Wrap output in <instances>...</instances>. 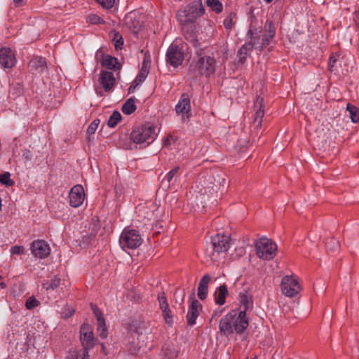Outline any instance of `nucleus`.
I'll list each match as a JSON object with an SVG mask.
<instances>
[{
	"label": "nucleus",
	"instance_id": "nucleus-1",
	"mask_svg": "<svg viewBox=\"0 0 359 359\" xmlns=\"http://www.w3.org/2000/svg\"><path fill=\"white\" fill-rule=\"evenodd\" d=\"M276 31L272 21L267 20L263 28L262 21L252 16L250 19L247 36L253 49L261 51L269 46L275 36Z\"/></svg>",
	"mask_w": 359,
	"mask_h": 359
},
{
	"label": "nucleus",
	"instance_id": "nucleus-2",
	"mask_svg": "<svg viewBox=\"0 0 359 359\" xmlns=\"http://www.w3.org/2000/svg\"><path fill=\"white\" fill-rule=\"evenodd\" d=\"M249 322L245 311H240L237 315L236 311H232L225 315L219 322V331L225 336L236 332L241 334L248 327Z\"/></svg>",
	"mask_w": 359,
	"mask_h": 359
},
{
	"label": "nucleus",
	"instance_id": "nucleus-3",
	"mask_svg": "<svg viewBox=\"0 0 359 359\" xmlns=\"http://www.w3.org/2000/svg\"><path fill=\"white\" fill-rule=\"evenodd\" d=\"M205 11V8L201 1L194 2L187 6L184 10L179 11L177 14V18L180 22L184 26L183 29L188 25H191L196 20V19L201 16Z\"/></svg>",
	"mask_w": 359,
	"mask_h": 359
},
{
	"label": "nucleus",
	"instance_id": "nucleus-4",
	"mask_svg": "<svg viewBox=\"0 0 359 359\" xmlns=\"http://www.w3.org/2000/svg\"><path fill=\"white\" fill-rule=\"evenodd\" d=\"M226 175L222 172H213L208 175L203 181L204 193L212 195L227 186Z\"/></svg>",
	"mask_w": 359,
	"mask_h": 359
},
{
	"label": "nucleus",
	"instance_id": "nucleus-5",
	"mask_svg": "<svg viewBox=\"0 0 359 359\" xmlns=\"http://www.w3.org/2000/svg\"><path fill=\"white\" fill-rule=\"evenodd\" d=\"M156 137L155 127L147 123L141 127H137L133 130L130 133V140L135 144L147 143L149 145Z\"/></svg>",
	"mask_w": 359,
	"mask_h": 359
},
{
	"label": "nucleus",
	"instance_id": "nucleus-6",
	"mask_svg": "<svg viewBox=\"0 0 359 359\" xmlns=\"http://www.w3.org/2000/svg\"><path fill=\"white\" fill-rule=\"evenodd\" d=\"M231 238L224 234H217L211 238V241L206 249V254L214 260L215 252H224L231 245Z\"/></svg>",
	"mask_w": 359,
	"mask_h": 359
},
{
	"label": "nucleus",
	"instance_id": "nucleus-7",
	"mask_svg": "<svg viewBox=\"0 0 359 359\" xmlns=\"http://www.w3.org/2000/svg\"><path fill=\"white\" fill-rule=\"evenodd\" d=\"M257 255L263 259H272L276 255L277 246L271 240L263 237L255 243Z\"/></svg>",
	"mask_w": 359,
	"mask_h": 359
},
{
	"label": "nucleus",
	"instance_id": "nucleus-8",
	"mask_svg": "<svg viewBox=\"0 0 359 359\" xmlns=\"http://www.w3.org/2000/svg\"><path fill=\"white\" fill-rule=\"evenodd\" d=\"M142 243V238L139 232L134 229H125L119 238L121 247L125 250L136 249Z\"/></svg>",
	"mask_w": 359,
	"mask_h": 359
},
{
	"label": "nucleus",
	"instance_id": "nucleus-9",
	"mask_svg": "<svg viewBox=\"0 0 359 359\" xmlns=\"http://www.w3.org/2000/svg\"><path fill=\"white\" fill-rule=\"evenodd\" d=\"M166 62L173 67L180 65L184 60V52L176 44H170L166 52Z\"/></svg>",
	"mask_w": 359,
	"mask_h": 359
},
{
	"label": "nucleus",
	"instance_id": "nucleus-10",
	"mask_svg": "<svg viewBox=\"0 0 359 359\" xmlns=\"http://www.w3.org/2000/svg\"><path fill=\"white\" fill-rule=\"evenodd\" d=\"M280 287L282 292L289 297H294L300 290L297 280L290 276L283 278Z\"/></svg>",
	"mask_w": 359,
	"mask_h": 359
},
{
	"label": "nucleus",
	"instance_id": "nucleus-11",
	"mask_svg": "<svg viewBox=\"0 0 359 359\" xmlns=\"http://www.w3.org/2000/svg\"><path fill=\"white\" fill-rule=\"evenodd\" d=\"M196 54L198 56V65L202 69L204 75L209 76L215 71V60L213 57L207 56L203 54V50H197Z\"/></svg>",
	"mask_w": 359,
	"mask_h": 359
},
{
	"label": "nucleus",
	"instance_id": "nucleus-12",
	"mask_svg": "<svg viewBox=\"0 0 359 359\" xmlns=\"http://www.w3.org/2000/svg\"><path fill=\"white\" fill-rule=\"evenodd\" d=\"M32 254L39 259L47 257L50 253L49 245L43 240H35L30 245Z\"/></svg>",
	"mask_w": 359,
	"mask_h": 359
},
{
	"label": "nucleus",
	"instance_id": "nucleus-13",
	"mask_svg": "<svg viewBox=\"0 0 359 359\" xmlns=\"http://www.w3.org/2000/svg\"><path fill=\"white\" fill-rule=\"evenodd\" d=\"M80 340L83 348H92L95 345L93 330L88 323H84L80 329Z\"/></svg>",
	"mask_w": 359,
	"mask_h": 359
},
{
	"label": "nucleus",
	"instance_id": "nucleus-14",
	"mask_svg": "<svg viewBox=\"0 0 359 359\" xmlns=\"http://www.w3.org/2000/svg\"><path fill=\"white\" fill-rule=\"evenodd\" d=\"M85 193L81 185L74 186L69 194V204L72 207L78 208L83 203Z\"/></svg>",
	"mask_w": 359,
	"mask_h": 359
},
{
	"label": "nucleus",
	"instance_id": "nucleus-15",
	"mask_svg": "<svg viewBox=\"0 0 359 359\" xmlns=\"http://www.w3.org/2000/svg\"><path fill=\"white\" fill-rule=\"evenodd\" d=\"M91 309L95 316L97 318V332L99 333V336L105 339L107 337V328L106 326L105 320L104 318V316L100 309L95 304H91Z\"/></svg>",
	"mask_w": 359,
	"mask_h": 359
},
{
	"label": "nucleus",
	"instance_id": "nucleus-16",
	"mask_svg": "<svg viewBox=\"0 0 359 359\" xmlns=\"http://www.w3.org/2000/svg\"><path fill=\"white\" fill-rule=\"evenodd\" d=\"M175 111L177 114H181L184 118H188L191 111L190 98L187 93H183L178 103L175 106Z\"/></svg>",
	"mask_w": 359,
	"mask_h": 359
},
{
	"label": "nucleus",
	"instance_id": "nucleus-17",
	"mask_svg": "<svg viewBox=\"0 0 359 359\" xmlns=\"http://www.w3.org/2000/svg\"><path fill=\"white\" fill-rule=\"evenodd\" d=\"M15 63L14 53L9 48L0 49V64L4 68H11Z\"/></svg>",
	"mask_w": 359,
	"mask_h": 359
},
{
	"label": "nucleus",
	"instance_id": "nucleus-18",
	"mask_svg": "<svg viewBox=\"0 0 359 359\" xmlns=\"http://www.w3.org/2000/svg\"><path fill=\"white\" fill-rule=\"evenodd\" d=\"M255 118L254 125L256 128H260L262 126V118L264 114V99L260 97H257L255 102Z\"/></svg>",
	"mask_w": 359,
	"mask_h": 359
},
{
	"label": "nucleus",
	"instance_id": "nucleus-19",
	"mask_svg": "<svg viewBox=\"0 0 359 359\" xmlns=\"http://www.w3.org/2000/svg\"><path fill=\"white\" fill-rule=\"evenodd\" d=\"M115 78L111 72L102 71L100 74L99 81L105 91H110L115 85Z\"/></svg>",
	"mask_w": 359,
	"mask_h": 359
},
{
	"label": "nucleus",
	"instance_id": "nucleus-20",
	"mask_svg": "<svg viewBox=\"0 0 359 359\" xmlns=\"http://www.w3.org/2000/svg\"><path fill=\"white\" fill-rule=\"evenodd\" d=\"M201 308L202 306L197 299H194L191 301V306L187 315V322L189 325H194L196 323V320Z\"/></svg>",
	"mask_w": 359,
	"mask_h": 359
},
{
	"label": "nucleus",
	"instance_id": "nucleus-21",
	"mask_svg": "<svg viewBox=\"0 0 359 359\" xmlns=\"http://www.w3.org/2000/svg\"><path fill=\"white\" fill-rule=\"evenodd\" d=\"M211 278L208 274H205L201 279L198 287V297L201 300H204L207 297L208 283Z\"/></svg>",
	"mask_w": 359,
	"mask_h": 359
},
{
	"label": "nucleus",
	"instance_id": "nucleus-22",
	"mask_svg": "<svg viewBox=\"0 0 359 359\" xmlns=\"http://www.w3.org/2000/svg\"><path fill=\"white\" fill-rule=\"evenodd\" d=\"M239 297L241 307L243 309L241 311H245V316H246V311L251 309L253 306L252 297L246 291L241 292Z\"/></svg>",
	"mask_w": 359,
	"mask_h": 359
},
{
	"label": "nucleus",
	"instance_id": "nucleus-23",
	"mask_svg": "<svg viewBox=\"0 0 359 359\" xmlns=\"http://www.w3.org/2000/svg\"><path fill=\"white\" fill-rule=\"evenodd\" d=\"M228 294V289L226 285H222L215 292V302L219 305H223L225 303L226 297Z\"/></svg>",
	"mask_w": 359,
	"mask_h": 359
},
{
	"label": "nucleus",
	"instance_id": "nucleus-24",
	"mask_svg": "<svg viewBox=\"0 0 359 359\" xmlns=\"http://www.w3.org/2000/svg\"><path fill=\"white\" fill-rule=\"evenodd\" d=\"M149 67L150 61L147 60L145 56L142 62L141 70L135 79V82L139 81V83H142L145 80L149 72Z\"/></svg>",
	"mask_w": 359,
	"mask_h": 359
},
{
	"label": "nucleus",
	"instance_id": "nucleus-25",
	"mask_svg": "<svg viewBox=\"0 0 359 359\" xmlns=\"http://www.w3.org/2000/svg\"><path fill=\"white\" fill-rule=\"evenodd\" d=\"M202 69L198 65V62L191 63L188 69L187 75L191 80H195L201 75H203Z\"/></svg>",
	"mask_w": 359,
	"mask_h": 359
},
{
	"label": "nucleus",
	"instance_id": "nucleus-26",
	"mask_svg": "<svg viewBox=\"0 0 359 359\" xmlns=\"http://www.w3.org/2000/svg\"><path fill=\"white\" fill-rule=\"evenodd\" d=\"M253 50L252 46L250 43L243 44L238 51V62L243 63L247 57V55Z\"/></svg>",
	"mask_w": 359,
	"mask_h": 359
},
{
	"label": "nucleus",
	"instance_id": "nucleus-27",
	"mask_svg": "<svg viewBox=\"0 0 359 359\" xmlns=\"http://www.w3.org/2000/svg\"><path fill=\"white\" fill-rule=\"evenodd\" d=\"M102 65L109 69H115L118 65V60L116 57L110 55H105L102 60Z\"/></svg>",
	"mask_w": 359,
	"mask_h": 359
},
{
	"label": "nucleus",
	"instance_id": "nucleus-28",
	"mask_svg": "<svg viewBox=\"0 0 359 359\" xmlns=\"http://www.w3.org/2000/svg\"><path fill=\"white\" fill-rule=\"evenodd\" d=\"M164 359H174L177 357L178 351L172 345H167L162 348Z\"/></svg>",
	"mask_w": 359,
	"mask_h": 359
},
{
	"label": "nucleus",
	"instance_id": "nucleus-29",
	"mask_svg": "<svg viewBox=\"0 0 359 359\" xmlns=\"http://www.w3.org/2000/svg\"><path fill=\"white\" fill-rule=\"evenodd\" d=\"M29 65L35 70L43 71L46 67V61L43 57H35L30 61Z\"/></svg>",
	"mask_w": 359,
	"mask_h": 359
},
{
	"label": "nucleus",
	"instance_id": "nucleus-30",
	"mask_svg": "<svg viewBox=\"0 0 359 359\" xmlns=\"http://www.w3.org/2000/svg\"><path fill=\"white\" fill-rule=\"evenodd\" d=\"M121 110L123 114L130 115L136 110L135 98L130 97L123 104Z\"/></svg>",
	"mask_w": 359,
	"mask_h": 359
},
{
	"label": "nucleus",
	"instance_id": "nucleus-31",
	"mask_svg": "<svg viewBox=\"0 0 359 359\" xmlns=\"http://www.w3.org/2000/svg\"><path fill=\"white\" fill-rule=\"evenodd\" d=\"M346 110L350 114V118L352 122L357 123L359 121V109L356 107L348 103Z\"/></svg>",
	"mask_w": 359,
	"mask_h": 359
},
{
	"label": "nucleus",
	"instance_id": "nucleus-32",
	"mask_svg": "<svg viewBox=\"0 0 359 359\" xmlns=\"http://www.w3.org/2000/svg\"><path fill=\"white\" fill-rule=\"evenodd\" d=\"M121 120V114L118 111H114L110 116L107 125L110 128H114L117 123Z\"/></svg>",
	"mask_w": 359,
	"mask_h": 359
},
{
	"label": "nucleus",
	"instance_id": "nucleus-33",
	"mask_svg": "<svg viewBox=\"0 0 359 359\" xmlns=\"http://www.w3.org/2000/svg\"><path fill=\"white\" fill-rule=\"evenodd\" d=\"M325 247L330 252H337L339 248V242L335 238H329L325 243Z\"/></svg>",
	"mask_w": 359,
	"mask_h": 359
},
{
	"label": "nucleus",
	"instance_id": "nucleus-34",
	"mask_svg": "<svg viewBox=\"0 0 359 359\" xmlns=\"http://www.w3.org/2000/svg\"><path fill=\"white\" fill-rule=\"evenodd\" d=\"M179 170L180 167L175 166L173 169L168 172L164 180H165L169 184H170L171 182H175L179 177Z\"/></svg>",
	"mask_w": 359,
	"mask_h": 359
},
{
	"label": "nucleus",
	"instance_id": "nucleus-35",
	"mask_svg": "<svg viewBox=\"0 0 359 359\" xmlns=\"http://www.w3.org/2000/svg\"><path fill=\"white\" fill-rule=\"evenodd\" d=\"M206 4L208 7L217 13L222 11L223 6L219 0H207Z\"/></svg>",
	"mask_w": 359,
	"mask_h": 359
},
{
	"label": "nucleus",
	"instance_id": "nucleus-36",
	"mask_svg": "<svg viewBox=\"0 0 359 359\" xmlns=\"http://www.w3.org/2000/svg\"><path fill=\"white\" fill-rule=\"evenodd\" d=\"M236 15L234 13H231L224 20V25L226 29H231L235 25Z\"/></svg>",
	"mask_w": 359,
	"mask_h": 359
},
{
	"label": "nucleus",
	"instance_id": "nucleus-37",
	"mask_svg": "<svg viewBox=\"0 0 359 359\" xmlns=\"http://www.w3.org/2000/svg\"><path fill=\"white\" fill-rule=\"evenodd\" d=\"M0 183L6 187H11L13 185L14 182L11 180L10 172H6L0 175Z\"/></svg>",
	"mask_w": 359,
	"mask_h": 359
},
{
	"label": "nucleus",
	"instance_id": "nucleus-38",
	"mask_svg": "<svg viewBox=\"0 0 359 359\" xmlns=\"http://www.w3.org/2000/svg\"><path fill=\"white\" fill-rule=\"evenodd\" d=\"M161 311H162V313H163V318H164V319L165 320V323L168 325H172V323H173V320H172V316L171 315V311L169 309V307H168L165 309H163Z\"/></svg>",
	"mask_w": 359,
	"mask_h": 359
},
{
	"label": "nucleus",
	"instance_id": "nucleus-39",
	"mask_svg": "<svg viewBox=\"0 0 359 359\" xmlns=\"http://www.w3.org/2000/svg\"><path fill=\"white\" fill-rule=\"evenodd\" d=\"M87 21L90 24H102L104 20L95 14H90L87 18Z\"/></svg>",
	"mask_w": 359,
	"mask_h": 359
},
{
	"label": "nucleus",
	"instance_id": "nucleus-40",
	"mask_svg": "<svg viewBox=\"0 0 359 359\" xmlns=\"http://www.w3.org/2000/svg\"><path fill=\"white\" fill-rule=\"evenodd\" d=\"M39 304V302L34 297H30L25 303V306L27 309H32Z\"/></svg>",
	"mask_w": 359,
	"mask_h": 359
},
{
	"label": "nucleus",
	"instance_id": "nucleus-41",
	"mask_svg": "<svg viewBox=\"0 0 359 359\" xmlns=\"http://www.w3.org/2000/svg\"><path fill=\"white\" fill-rule=\"evenodd\" d=\"M103 8L110 9L114 4L115 0H95Z\"/></svg>",
	"mask_w": 359,
	"mask_h": 359
},
{
	"label": "nucleus",
	"instance_id": "nucleus-42",
	"mask_svg": "<svg viewBox=\"0 0 359 359\" xmlns=\"http://www.w3.org/2000/svg\"><path fill=\"white\" fill-rule=\"evenodd\" d=\"M100 123L99 119H95L88 127L87 133L88 135L94 134Z\"/></svg>",
	"mask_w": 359,
	"mask_h": 359
},
{
	"label": "nucleus",
	"instance_id": "nucleus-43",
	"mask_svg": "<svg viewBox=\"0 0 359 359\" xmlns=\"http://www.w3.org/2000/svg\"><path fill=\"white\" fill-rule=\"evenodd\" d=\"M11 255H23L25 253V248L21 245H14L10 250Z\"/></svg>",
	"mask_w": 359,
	"mask_h": 359
},
{
	"label": "nucleus",
	"instance_id": "nucleus-44",
	"mask_svg": "<svg viewBox=\"0 0 359 359\" xmlns=\"http://www.w3.org/2000/svg\"><path fill=\"white\" fill-rule=\"evenodd\" d=\"M158 299L159 302L160 308L161 310L163 309H165L168 307H169L164 292H162L161 294H159Z\"/></svg>",
	"mask_w": 359,
	"mask_h": 359
},
{
	"label": "nucleus",
	"instance_id": "nucleus-45",
	"mask_svg": "<svg viewBox=\"0 0 359 359\" xmlns=\"http://www.w3.org/2000/svg\"><path fill=\"white\" fill-rule=\"evenodd\" d=\"M60 283V279L58 278L55 277L53 279H52L49 283V285L46 287V290H54L57 288Z\"/></svg>",
	"mask_w": 359,
	"mask_h": 359
},
{
	"label": "nucleus",
	"instance_id": "nucleus-46",
	"mask_svg": "<svg viewBox=\"0 0 359 359\" xmlns=\"http://www.w3.org/2000/svg\"><path fill=\"white\" fill-rule=\"evenodd\" d=\"M114 40L115 41L114 46L116 49H121L122 46L123 45V40L121 36L116 34Z\"/></svg>",
	"mask_w": 359,
	"mask_h": 359
},
{
	"label": "nucleus",
	"instance_id": "nucleus-47",
	"mask_svg": "<svg viewBox=\"0 0 359 359\" xmlns=\"http://www.w3.org/2000/svg\"><path fill=\"white\" fill-rule=\"evenodd\" d=\"M337 62V57L334 55H331L329 58L328 61V67L329 69L332 72L334 70V66Z\"/></svg>",
	"mask_w": 359,
	"mask_h": 359
},
{
	"label": "nucleus",
	"instance_id": "nucleus-48",
	"mask_svg": "<svg viewBox=\"0 0 359 359\" xmlns=\"http://www.w3.org/2000/svg\"><path fill=\"white\" fill-rule=\"evenodd\" d=\"M141 27H142V24L140 22L136 21L135 23L133 22V28L134 32H137Z\"/></svg>",
	"mask_w": 359,
	"mask_h": 359
},
{
	"label": "nucleus",
	"instance_id": "nucleus-49",
	"mask_svg": "<svg viewBox=\"0 0 359 359\" xmlns=\"http://www.w3.org/2000/svg\"><path fill=\"white\" fill-rule=\"evenodd\" d=\"M14 6L16 8L22 7L25 5L23 0H13Z\"/></svg>",
	"mask_w": 359,
	"mask_h": 359
},
{
	"label": "nucleus",
	"instance_id": "nucleus-50",
	"mask_svg": "<svg viewBox=\"0 0 359 359\" xmlns=\"http://www.w3.org/2000/svg\"><path fill=\"white\" fill-rule=\"evenodd\" d=\"M139 81L135 82V80L134 81V83L133 85H131L128 88L129 93H133L136 87L140 84Z\"/></svg>",
	"mask_w": 359,
	"mask_h": 359
},
{
	"label": "nucleus",
	"instance_id": "nucleus-51",
	"mask_svg": "<svg viewBox=\"0 0 359 359\" xmlns=\"http://www.w3.org/2000/svg\"><path fill=\"white\" fill-rule=\"evenodd\" d=\"M90 348H83L82 359H88V357H89L88 350H90Z\"/></svg>",
	"mask_w": 359,
	"mask_h": 359
},
{
	"label": "nucleus",
	"instance_id": "nucleus-52",
	"mask_svg": "<svg viewBox=\"0 0 359 359\" xmlns=\"http://www.w3.org/2000/svg\"><path fill=\"white\" fill-rule=\"evenodd\" d=\"M236 250L238 251V256L243 255L245 253V252L244 248H243V247L238 248Z\"/></svg>",
	"mask_w": 359,
	"mask_h": 359
},
{
	"label": "nucleus",
	"instance_id": "nucleus-53",
	"mask_svg": "<svg viewBox=\"0 0 359 359\" xmlns=\"http://www.w3.org/2000/svg\"><path fill=\"white\" fill-rule=\"evenodd\" d=\"M180 296H181V303H182L184 302V296H185V294L184 292H182L181 294H180Z\"/></svg>",
	"mask_w": 359,
	"mask_h": 359
},
{
	"label": "nucleus",
	"instance_id": "nucleus-54",
	"mask_svg": "<svg viewBox=\"0 0 359 359\" xmlns=\"http://www.w3.org/2000/svg\"><path fill=\"white\" fill-rule=\"evenodd\" d=\"M0 285L1 288H5L6 287V285L4 282L0 283Z\"/></svg>",
	"mask_w": 359,
	"mask_h": 359
},
{
	"label": "nucleus",
	"instance_id": "nucleus-55",
	"mask_svg": "<svg viewBox=\"0 0 359 359\" xmlns=\"http://www.w3.org/2000/svg\"><path fill=\"white\" fill-rule=\"evenodd\" d=\"M66 359H76V358L74 355H70V356L67 357Z\"/></svg>",
	"mask_w": 359,
	"mask_h": 359
},
{
	"label": "nucleus",
	"instance_id": "nucleus-56",
	"mask_svg": "<svg viewBox=\"0 0 359 359\" xmlns=\"http://www.w3.org/2000/svg\"><path fill=\"white\" fill-rule=\"evenodd\" d=\"M356 22H357L358 25H359V15L357 17Z\"/></svg>",
	"mask_w": 359,
	"mask_h": 359
},
{
	"label": "nucleus",
	"instance_id": "nucleus-57",
	"mask_svg": "<svg viewBox=\"0 0 359 359\" xmlns=\"http://www.w3.org/2000/svg\"><path fill=\"white\" fill-rule=\"evenodd\" d=\"M74 313V311L72 310L70 313H69V316H72L73 315V313Z\"/></svg>",
	"mask_w": 359,
	"mask_h": 359
},
{
	"label": "nucleus",
	"instance_id": "nucleus-58",
	"mask_svg": "<svg viewBox=\"0 0 359 359\" xmlns=\"http://www.w3.org/2000/svg\"><path fill=\"white\" fill-rule=\"evenodd\" d=\"M273 0H264L266 3H271Z\"/></svg>",
	"mask_w": 359,
	"mask_h": 359
},
{
	"label": "nucleus",
	"instance_id": "nucleus-59",
	"mask_svg": "<svg viewBox=\"0 0 359 359\" xmlns=\"http://www.w3.org/2000/svg\"><path fill=\"white\" fill-rule=\"evenodd\" d=\"M129 19H130V20H131L130 17H127V18H126V20H127L126 24H129V22H128V20Z\"/></svg>",
	"mask_w": 359,
	"mask_h": 359
},
{
	"label": "nucleus",
	"instance_id": "nucleus-60",
	"mask_svg": "<svg viewBox=\"0 0 359 359\" xmlns=\"http://www.w3.org/2000/svg\"><path fill=\"white\" fill-rule=\"evenodd\" d=\"M101 345H102V350L104 351L105 347H104V344H102Z\"/></svg>",
	"mask_w": 359,
	"mask_h": 359
},
{
	"label": "nucleus",
	"instance_id": "nucleus-61",
	"mask_svg": "<svg viewBox=\"0 0 359 359\" xmlns=\"http://www.w3.org/2000/svg\"><path fill=\"white\" fill-rule=\"evenodd\" d=\"M178 293V291H176L175 293V295H177Z\"/></svg>",
	"mask_w": 359,
	"mask_h": 359
},
{
	"label": "nucleus",
	"instance_id": "nucleus-62",
	"mask_svg": "<svg viewBox=\"0 0 359 359\" xmlns=\"http://www.w3.org/2000/svg\"><path fill=\"white\" fill-rule=\"evenodd\" d=\"M1 278H2L1 276H0V280L1 279Z\"/></svg>",
	"mask_w": 359,
	"mask_h": 359
}]
</instances>
